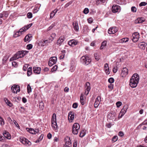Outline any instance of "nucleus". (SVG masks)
<instances>
[{"mask_svg":"<svg viewBox=\"0 0 147 147\" xmlns=\"http://www.w3.org/2000/svg\"><path fill=\"white\" fill-rule=\"evenodd\" d=\"M139 76L137 73L134 74L131 78L129 83V85L132 88L136 87L138 83Z\"/></svg>","mask_w":147,"mask_h":147,"instance_id":"nucleus-1","label":"nucleus"},{"mask_svg":"<svg viewBox=\"0 0 147 147\" xmlns=\"http://www.w3.org/2000/svg\"><path fill=\"white\" fill-rule=\"evenodd\" d=\"M11 90L13 93L16 94L20 91V86L18 85H13L11 87Z\"/></svg>","mask_w":147,"mask_h":147,"instance_id":"nucleus-2","label":"nucleus"},{"mask_svg":"<svg viewBox=\"0 0 147 147\" xmlns=\"http://www.w3.org/2000/svg\"><path fill=\"white\" fill-rule=\"evenodd\" d=\"M20 141L24 145H31V143L27 139L22 137H21L20 138Z\"/></svg>","mask_w":147,"mask_h":147,"instance_id":"nucleus-3","label":"nucleus"},{"mask_svg":"<svg viewBox=\"0 0 147 147\" xmlns=\"http://www.w3.org/2000/svg\"><path fill=\"white\" fill-rule=\"evenodd\" d=\"M84 57V59H83V64L84 63L86 65L89 64L91 61V59L87 55L83 56Z\"/></svg>","mask_w":147,"mask_h":147,"instance_id":"nucleus-4","label":"nucleus"},{"mask_svg":"<svg viewBox=\"0 0 147 147\" xmlns=\"http://www.w3.org/2000/svg\"><path fill=\"white\" fill-rule=\"evenodd\" d=\"M84 57V59H83V64L84 63L86 65L89 64L91 61V59L87 55L83 56Z\"/></svg>","mask_w":147,"mask_h":147,"instance_id":"nucleus-5","label":"nucleus"},{"mask_svg":"<svg viewBox=\"0 0 147 147\" xmlns=\"http://www.w3.org/2000/svg\"><path fill=\"white\" fill-rule=\"evenodd\" d=\"M65 144L64 145V147H71L72 146L71 143L70 138L67 137L65 138Z\"/></svg>","mask_w":147,"mask_h":147,"instance_id":"nucleus-6","label":"nucleus"},{"mask_svg":"<svg viewBox=\"0 0 147 147\" xmlns=\"http://www.w3.org/2000/svg\"><path fill=\"white\" fill-rule=\"evenodd\" d=\"M118 31V29L116 27H112L110 28L108 30V33L110 34H114Z\"/></svg>","mask_w":147,"mask_h":147,"instance_id":"nucleus-7","label":"nucleus"},{"mask_svg":"<svg viewBox=\"0 0 147 147\" xmlns=\"http://www.w3.org/2000/svg\"><path fill=\"white\" fill-rule=\"evenodd\" d=\"M133 38L132 40L134 42H136L138 41L139 38V34L138 32L134 33L132 35Z\"/></svg>","mask_w":147,"mask_h":147,"instance_id":"nucleus-8","label":"nucleus"},{"mask_svg":"<svg viewBox=\"0 0 147 147\" xmlns=\"http://www.w3.org/2000/svg\"><path fill=\"white\" fill-rule=\"evenodd\" d=\"M86 90L85 92V94L87 96L89 93L90 89V84L89 82H87L86 84Z\"/></svg>","mask_w":147,"mask_h":147,"instance_id":"nucleus-9","label":"nucleus"},{"mask_svg":"<svg viewBox=\"0 0 147 147\" xmlns=\"http://www.w3.org/2000/svg\"><path fill=\"white\" fill-rule=\"evenodd\" d=\"M128 69L126 67L123 68L122 70L121 75L122 77H125L128 74Z\"/></svg>","mask_w":147,"mask_h":147,"instance_id":"nucleus-10","label":"nucleus"},{"mask_svg":"<svg viewBox=\"0 0 147 147\" xmlns=\"http://www.w3.org/2000/svg\"><path fill=\"white\" fill-rule=\"evenodd\" d=\"M100 97L99 96H98L96 98L94 105L95 108H97L99 106L100 102L99 100H100Z\"/></svg>","mask_w":147,"mask_h":147,"instance_id":"nucleus-11","label":"nucleus"},{"mask_svg":"<svg viewBox=\"0 0 147 147\" xmlns=\"http://www.w3.org/2000/svg\"><path fill=\"white\" fill-rule=\"evenodd\" d=\"M74 113L72 111H70L68 113V119L69 121L71 120V122L74 119Z\"/></svg>","mask_w":147,"mask_h":147,"instance_id":"nucleus-12","label":"nucleus"},{"mask_svg":"<svg viewBox=\"0 0 147 147\" xmlns=\"http://www.w3.org/2000/svg\"><path fill=\"white\" fill-rule=\"evenodd\" d=\"M3 135L4 138L5 137L8 140L10 139L11 138L10 134L7 131H4L3 133Z\"/></svg>","mask_w":147,"mask_h":147,"instance_id":"nucleus-13","label":"nucleus"},{"mask_svg":"<svg viewBox=\"0 0 147 147\" xmlns=\"http://www.w3.org/2000/svg\"><path fill=\"white\" fill-rule=\"evenodd\" d=\"M26 51H20L17 52V54L18 55L19 58H22L24 57L26 54Z\"/></svg>","mask_w":147,"mask_h":147,"instance_id":"nucleus-14","label":"nucleus"},{"mask_svg":"<svg viewBox=\"0 0 147 147\" xmlns=\"http://www.w3.org/2000/svg\"><path fill=\"white\" fill-rule=\"evenodd\" d=\"M120 10V7L117 5L113 6L112 7V11L113 13L117 12Z\"/></svg>","mask_w":147,"mask_h":147,"instance_id":"nucleus-15","label":"nucleus"},{"mask_svg":"<svg viewBox=\"0 0 147 147\" xmlns=\"http://www.w3.org/2000/svg\"><path fill=\"white\" fill-rule=\"evenodd\" d=\"M41 68L39 67H33V71L35 74H39L40 73Z\"/></svg>","mask_w":147,"mask_h":147,"instance_id":"nucleus-16","label":"nucleus"},{"mask_svg":"<svg viewBox=\"0 0 147 147\" xmlns=\"http://www.w3.org/2000/svg\"><path fill=\"white\" fill-rule=\"evenodd\" d=\"M32 37V36L31 34L26 35L24 38V41L25 42H30L31 40Z\"/></svg>","mask_w":147,"mask_h":147,"instance_id":"nucleus-17","label":"nucleus"},{"mask_svg":"<svg viewBox=\"0 0 147 147\" xmlns=\"http://www.w3.org/2000/svg\"><path fill=\"white\" fill-rule=\"evenodd\" d=\"M77 42L74 40H71L68 42V44L70 46L74 47L76 45Z\"/></svg>","mask_w":147,"mask_h":147,"instance_id":"nucleus-18","label":"nucleus"},{"mask_svg":"<svg viewBox=\"0 0 147 147\" xmlns=\"http://www.w3.org/2000/svg\"><path fill=\"white\" fill-rule=\"evenodd\" d=\"M104 70L107 74H110V71H109V69L108 64L107 63L105 64V65Z\"/></svg>","mask_w":147,"mask_h":147,"instance_id":"nucleus-19","label":"nucleus"},{"mask_svg":"<svg viewBox=\"0 0 147 147\" xmlns=\"http://www.w3.org/2000/svg\"><path fill=\"white\" fill-rule=\"evenodd\" d=\"M73 27L74 30L76 31H78L79 30V26L78 23L76 22H74L73 23Z\"/></svg>","mask_w":147,"mask_h":147,"instance_id":"nucleus-20","label":"nucleus"},{"mask_svg":"<svg viewBox=\"0 0 147 147\" xmlns=\"http://www.w3.org/2000/svg\"><path fill=\"white\" fill-rule=\"evenodd\" d=\"M58 10L57 9H55L54 10L52 11L51 13L50 14V19H51L53 18V17L55 16V14L58 11Z\"/></svg>","mask_w":147,"mask_h":147,"instance_id":"nucleus-21","label":"nucleus"},{"mask_svg":"<svg viewBox=\"0 0 147 147\" xmlns=\"http://www.w3.org/2000/svg\"><path fill=\"white\" fill-rule=\"evenodd\" d=\"M64 40V38L63 37H61L58 39L57 42V44L59 45H60L61 43L63 42Z\"/></svg>","mask_w":147,"mask_h":147,"instance_id":"nucleus-22","label":"nucleus"},{"mask_svg":"<svg viewBox=\"0 0 147 147\" xmlns=\"http://www.w3.org/2000/svg\"><path fill=\"white\" fill-rule=\"evenodd\" d=\"M146 45V44L144 42H141L138 45L139 47L141 49H144Z\"/></svg>","mask_w":147,"mask_h":147,"instance_id":"nucleus-23","label":"nucleus"},{"mask_svg":"<svg viewBox=\"0 0 147 147\" xmlns=\"http://www.w3.org/2000/svg\"><path fill=\"white\" fill-rule=\"evenodd\" d=\"M142 18H138L135 21V23L136 24L142 23L144 21V20Z\"/></svg>","mask_w":147,"mask_h":147,"instance_id":"nucleus-24","label":"nucleus"},{"mask_svg":"<svg viewBox=\"0 0 147 147\" xmlns=\"http://www.w3.org/2000/svg\"><path fill=\"white\" fill-rule=\"evenodd\" d=\"M128 109V107L127 105H125L124 106L123 108L121 110V111H120V113H121L123 111H124L125 112L123 113V114H121V115L120 116V117H119L120 118L123 115H124L125 113L126 112V111L127 109Z\"/></svg>","mask_w":147,"mask_h":147,"instance_id":"nucleus-25","label":"nucleus"},{"mask_svg":"<svg viewBox=\"0 0 147 147\" xmlns=\"http://www.w3.org/2000/svg\"><path fill=\"white\" fill-rule=\"evenodd\" d=\"M40 7L38 5H36L33 10V13H37L39 10Z\"/></svg>","mask_w":147,"mask_h":147,"instance_id":"nucleus-26","label":"nucleus"},{"mask_svg":"<svg viewBox=\"0 0 147 147\" xmlns=\"http://www.w3.org/2000/svg\"><path fill=\"white\" fill-rule=\"evenodd\" d=\"M107 44V41L105 40L102 42L101 44V46L100 47V49H102L106 46Z\"/></svg>","mask_w":147,"mask_h":147,"instance_id":"nucleus-27","label":"nucleus"},{"mask_svg":"<svg viewBox=\"0 0 147 147\" xmlns=\"http://www.w3.org/2000/svg\"><path fill=\"white\" fill-rule=\"evenodd\" d=\"M4 100L7 105L10 107L12 106L13 104L7 98H4Z\"/></svg>","mask_w":147,"mask_h":147,"instance_id":"nucleus-28","label":"nucleus"},{"mask_svg":"<svg viewBox=\"0 0 147 147\" xmlns=\"http://www.w3.org/2000/svg\"><path fill=\"white\" fill-rule=\"evenodd\" d=\"M57 60V57H53L50 58L49 60H51L53 64H55Z\"/></svg>","mask_w":147,"mask_h":147,"instance_id":"nucleus-29","label":"nucleus"},{"mask_svg":"<svg viewBox=\"0 0 147 147\" xmlns=\"http://www.w3.org/2000/svg\"><path fill=\"white\" fill-rule=\"evenodd\" d=\"M32 69V67H30L28 68L27 72V75L28 76H30L31 74Z\"/></svg>","mask_w":147,"mask_h":147,"instance_id":"nucleus-30","label":"nucleus"},{"mask_svg":"<svg viewBox=\"0 0 147 147\" xmlns=\"http://www.w3.org/2000/svg\"><path fill=\"white\" fill-rule=\"evenodd\" d=\"M19 58V57L18 56V55L17 54V53L15 54L12 58H11L10 59V60L11 61H12V60H15L17 59H18Z\"/></svg>","mask_w":147,"mask_h":147,"instance_id":"nucleus-31","label":"nucleus"},{"mask_svg":"<svg viewBox=\"0 0 147 147\" xmlns=\"http://www.w3.org/2000/svg\"><path fill=\"white\" fill-rule=\"evenodd\" d=\"M129 39L128 38H125L121 39L120 41L121 43L126 42H128L129 40Z\"/></svg>","mask_w":147,"mask_h":147,"instance_id":"nucleus-32","label":"nucleus"},{"mask_svg":"<svg viewBox=\"0 0 147 147\" xmlns=\"http://www.w3.org/2000/svg\"><path fill=\"white\" fill-rule=\"evenodd\" d=\"M56 121V115L55 113H54L52 117V122L55 123Z\"/></svg>","mask_w":147,"mask_h":147,"instance_id":"nucleus-33","label":"nucleus"},{"mask_svg":"<svg viewBox=\"0 0 147 147\" xmlns=\"http://www.w3.org/2000/svg\"><path fill=\"white\" fill-rule=\"evenodd\" d=\"M72 127L74 128H76V129H77L79 130L80 128V126L79 124L78 123H75L73 125Z\"/></svg>","mask_w":147,"mask_h":147,"instance_id":"nucleus-34","label":"nucleus"},{"mask_svg":"<svg viewBox=\"0 0 147 147\" xmlns=\"http://www.w3.org/2000/svg\"><path fill=\"white\" fill-rule=\"evenodd\" d=\"M26 129L27 130V131H28L30 133L32 134H34L35 133L34 132V130L32 128H27Z\"/></svg>","mask_w":147,"mask_h":147,"instance_id":"nucleus-35","label":"nucleus"},{"mask_svg":"<svg viewBox=\"0 0 147 147\" xmlns=\"http://www.w3.org/2000/svg\"><path fill=\"white\" fill-rule=\"evenodd\" d=\"M52 126L56 130L57 129V125L56 121L55 123L52 122Z\"/></svg>","mask_w":147,"mask_h":147,"instance_id":"nucleus-36","label":"nucleus"},{"mask_svg":"<svg viewBox=\"0 0 147 147\" xmlns=\"http://www.w3.org/2000/svg\"><path fill=\"white\" fill-rule=\"evenodd\" d=\"M79 130L72 127V132L75 135L77 134L78 133V130Z\"/></svg>","mask_w":147,"mask_h":147,"instance_id":"nucleus-37","label":"nucleus"},{"mask_svg":"<svg viewBox=\"0 0 147 147\" xmlns=\"http://www.w3.org/2000/svg\"><path fill=\"white\" fill-rule=\"evenodd\" d=\"M27 89L28 93H29L32 92V88L29 84L28 85Z\"/></svg>","mask_w":147,"mask_h":147,"instance_id":"nucleus-38","label":"nucleus"},{"mask_svg":"<svg viewBox=\"0 0 147 147\" xmlns=\"http://www.w3.org/2000/svg\"><path fill=\"white\" fill-rule=\"evenodd\" d=\"M57 67H58L57 65H55L53 67V68L51 69V72H53L54 71H56L57 70Z\"/></svg>","mask_w":147,"mask_h":147,"instance_id":"nucleus-39","label":"nucleus"},{"mask_svg":"<svg viewBox=\"0 0 147 147\" xmlns=\"http://www.w3.org/2000/svg\"><path fill=\"white\" fill-rule=\"evenodd\" d=\"M38 45L39 46H45V44H44L43 40H42L40 41H39L38 43Z\"/></svg>","mask_w":147,"mask_h":147,"instance_id":"nucleus-40","label":"nucleus"},{"mask_svg":"<svg viewBox=\"0 0 147 147\" xmlns=\"http://www.w3.org/2000/svg\"><path fill=\"white\" fill-rule=\"evenodd\" d=\"M73 2V1H69V2H68V3H67L65 5V7H64L65 8H67V7L70 5Z\"/></svg>","mask_w":147,"mask_h":147,"instance_id":"nucleus-41","label":"nucleus"},{"mask_svg":"<svg viewBox=\"0 0 147 147\" xmlns=\"http://www.w3.org/2000/svg\"><path fill=\"white\" fill-rule=\"evenodd\" d=\"M4 124L5 123L3 119L0 116V124L1 125H4Z\"/></svg>","mask_w":147,"mask_h":147,"instance_id":"nucleus-42","label":"nucleus"},{"mask_svg":"<svg viewBox=\"0 0 147 147\" xmlns=\"http://www.w3.org/2000/svg\"><path fill=\"white\" fill-rule=\"evenodd\" d=\"M33 46L31 44H29L28 45L26 46V49L28 50H30L32 49Z\"/></svg>","mask_w":147,"mask_h":147,"instance_id":"nucleus-43","label":"nucleus"},{"mask_svg":"<svg viewBox=\"0 0 147 147\" xmlns=\"http://www.w3.org/2000/svg\"><path fill=\"white\" fill-rule=\"evenodd\" d=\"M27 18H31L32 17V14L31 12H28L27 14Z\"/></svg>","mask_w":147,"mask_h":147,"instance_id":"nucleus-44","label":"nucleus"},{"mask_svg":"<svg viewBox=\"0 0 147 147\" xmlns=\"http://www.w3.org/2000/svg\"><path fill=\"white\" fill-rule=\"evenodd\" d=\"M22 34V33L21 32H19V31L16 33L14 35V36L15 37H17L19 36H20Z\"/></svg>","mask_w":147,"mask_h":147,"instance_id":"nucleus-45","label":"nucleus"},{"mask_svg":"<svg viewBox=\"0 0 147 147\" xmlns=\"http://www.w3.org/2000/svg\"><path fill=\"white\" fill-rule=\"evenodd\" d=\"M110 115H111V119H115L116 117V114L115 113H111Z\"/></svg>","mask_w":147,"mask_h":147,"instance_id":"nucleus-46","label":"nucleus"},{"mask_svg":"<svg viewBox=\"0 0 147 147\" xmlns=\"http://www.w3.org/2000/svg\"><path fill=\"white\" fill-rule=\"evenodd\" d=\"M26 31V30L25 28V27H24L20 29V30L19 31V32H25Z\"/></svg>","mask_w":147,"mask_h":147,"instance_id":"nucleus-47","label":"nucleus"},{"mask_svg":"<svg viewBox=\"0 0 147 147\" xmlns=\"http://www.w3.org/2000/svg\"><path fill=\"white\" fill-rule=\"evenodd\" d=\"M118 139V137L117 136H114L112 139V141L114 142L116 141Z\"/></svg>","mask_w":147,"mask_h":147,"instance_id":"nucleus-48","label":"nucleus"},{"mask_svg":"<svg viewBox=\"0 0 147 147\" xmlns=\"http://www.w3.org/2000/svg\"><path fill=\"white\" fill-rule=\"evenodd\" d=\"M89 12V10L88 8H85L83 10V13L85 14H87Z\"/></svg>","mask_w":147,"mask_h":147,"instance_id":"nucleus-49","label":"nucleus"},{"mask_svg":"<svg viewBox=\"0 0 147 147\" xmlns=\"http://www.w3.org/2000/svg\"><path fill=\"white\" fill-rule=\"evenodd\" d=\"M114 81V79L113 78H110L108 80V82L111 84L113 83Z\"/></svg>","mask_w":147,"mask_h":147,"instance_id":"nucleus-50","label":"nucleus"},{"mask_svg":"<svg viewBox=\"0 0 147 147\" xmlns=\"http://www.w3.org/2000/svg\"><path fill=\"white\" fill-rule=\"evenodd\" d=\"M32 23H31L27 25L26 26H25L24 27H25L26 30L28 29L32 25Z\"/></svg>","mask_w":147,"mask_h":147,"instance_id":"nucleus-51","label":"nucleus"},{"mask_svg":"<svg viewBox=\"0 0 147 147\" xmlns=\"http://www.w3.org/2000/svg\"><path fill=\"white\" fill-rule=\"evenodd\" d=\"M97 53H95L94 54V56L95 57V59L97 61H98L99 60V58L98 56H97Z\"/></svg>","mask_w":147,"mask_h":147,"instance_id":"nucleus-52","label":"nucleus"},{"mask_svg":"<svg viewBox=\"0 0 147 147\" xmlns=\"http://www.w3.org/2000/svg\"><path fill=\"white\" fill-rule=\"evenodd\" d=\"M28 64H25L23 67V70L24 71H26L27 70V68L28 67Z\"/></svg>","mask_w":147,"mask_h":147,"instance_id":"nucleus-53","label":"nucleus"},{"mask_svg":"<svg viewBox=\"0 0 147 147\" xmlns=\"http://www.w3.org/2000/svg\"><path fill=\"white\" fill-rule=\"evenodd\" d=\"M5 138L2 136L0 134V142H4V139Z\"/></svg>","mask_w":147,"mask_h":147,"instance_id":"nucleus-54","label":"nucleus"},{"mask_svg":"<svg viewBox=\"0 0 147 147\" xmlns=\"http://www.w3.org/2000/svg\"><path fill=\"white\" fill-rule=\"evenodd\" d=\"M116 105L117 107H119L122 105V103L120 101L117 102L116 103Z\"/></svg>","mask_w":147,"mask_h":147,"instance_id":"nucleus-55","label":"nucleus"},{"mask_svg":"<svg viewBox=\"0 0 147 147\" xmlns=\"http://www.w3.org/2000/svg\"><path fill=\"white\" fill-rule=\"evenodd\" d=\"M147 4V3H146L144 2H142L139 5L140 6H145Z\"/></svg>","mask_w":147,"mask_h":147,"instance_id":"nucleus-56","label":"nucleus"},{"mask_svg":"<svg viewBox=\"0 0 147 147\" xmlns=\"http://www.w3.org/2000/svg\"><path fill=\"white\" fill-rule=\"evenodd\" d=\"M136 8L135 7H132L131 8V10L134 12H135L136 11Z\"/></svg>","mask_w":147,"mask_h":147,"instance_id":"nucleus-57","label":"nucleus"},{"mask_svg":"<svg viewBox=\"0 0 147 147\" xmlns=\"http://www.w3.org/2000/svg\"><path fill=\"white\" fill-rule=\"evenodd\" d=\"M106 1V0H97L96 1V3H99L100 2L102 3H104Z\"/></svg>","mask_w":147,"mask_h":147,"instance_id":"nucleus-58","label":"nucleus"},{"mask_svg":"<svg viewBox=\"0 0 147 147\" xmlns=\"http://www.w3.org/2000/svg\"><path fill=\"white\" fill-rule=\"evenodd\" d=\"M82 94V93L80 97V102L82 105H83V96Z\"/></svg>","mask_w":147,"mask_h":147,"instance_id":"nucleus-59","label":"nucleus"},{"mask_svg":"<svg viewBox=\"0 0 147 147\" xmlns=\"http://www.w3.org/2000/svg\"><path fill=\"white\" fill-rule=\"evenodd\" d=\"M19 110L21 112H23L25 111V109L23 107H20L19 109Z\"/></svg>","mask_w":147,"mask_h":147,"instance_id":"nucleus-60","label":"nucleus"},{"mask_svg":"<svg viewBox=\"0 0 147 147\" xmlns=\"http://www.w3.org/2000/svg\"><path fill=\"white\" fill-rule=\"evenodd\" d=\"M12 66L15 67H17V63L15 61H13L12 62Z\"/></svg>","mask_w":147,"mask_h":147,"instance_id":"nucleus-61","label":"nucleus"},{"mask_svg":"<svg viewBox=\"0 0 147 147\" xmlns=\"http://www.w3.org/2000/svg\"><path fill=\"white\" fill-rule=\"evenodd\" d=\"M78 106V104L76 103H75L73 104L72 107L73 108L76 109L77 107Z\"/></svg>","mask_w":147,"mask_h":147,"instance_id":"nucleus-62","label":"nucleus"},{"mask_svg":"<svg viewBox=\"0 0 147 147\" xmlns=\"http://www.w3.org/2000/svg\"><path fill=\"white\" fill-rule=\"evenodd\" d=\"M44 136V135L42 134H41L40 136L38 139L40 141L42 140Z\"/></svg>","mask_w":147,"mask_h":147,"instance_id":"nucleus-63","label":"nucleus"},{"mask_svg":"<svg viewBox=\"0 0 147 147\" xmlns=\"http://www.w3.org/2000/svg\"><path fill=\"white\" fill-rule=\"evenodd\" d=\"M54 64H53V62L51 61V60H49L48 62V65L49 66H51Z\"/></svg>","mask_w":147,"mask_h":147,"instance_id":"nucleus-64","label":"nucleus"}]
</instances>
